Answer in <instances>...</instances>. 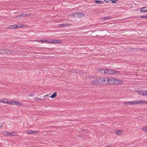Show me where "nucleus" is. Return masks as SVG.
I'll return each instance as SVG.
<instances>
[{"mask_svg":"<svg viewBox=\"0 0 147 147\" xmlns=\"http://www.w3.org/2000/svg\"><path fill=\"white\" fill-rule=\"evenodd\" d=\"M35 41L37 42H40L42 43L46 42L51 44H58L62 43L61 41L59 40H36Z\"/></svg>","mask_w":147,"mask_h":147,"instance_id":"obj_1","label":"nucleus"},{"mask_svg":"<svg viewBox=\"0 0 147 147\" xmlns=\"http://www.w3.org/2000/svg\"><path fill=\"white\" fill-rule=\"evenodd\" d=\"M100 84L107 85L109 84V77H104L100 78Z\"/></svg>","mask_w":147,"mask_h":147,"instance_id":"obj_2","label":"nucleus"},{"mask_svg":"<svg viewBox=\"0 0 147 147\" xmlns=\"http://www.w3.org/2000/svg\"><path fill=\"white\" fill-rule=\"evenodd\" d=\"M3 135L6 136H14L16 135L17 133L15 132H11L9 133L7 131H4L3 132Z\"/></svg>","mask_w":147,"mask_h":147,"instance_id":"obj_3","label":"nucleus"},{"mask_svg":"<svg viewBox=\"0 0 147 147\" xmlns=\"http://www.w3.org/2000/svg\"><path fill=\"white\" fill-rule=\"evenodd\" d=\"M10 104L16 106H22L23 105V104L22 103L20 102H19L16 101L15 100H13L11 101H10Z\"/></svg>","mask_w":147,"mask_h":147,"instance_id":"obj_4","label":"nucleus"},{"mask_svg":"<svg viewBox=\"0 0 147 147\" xmlns=\"http://www.w3.org/2000/svg\"><path fill=\"white\" fill-rule=\"evenodd\" d=\"M109 84H115L116 82V79L114 78L109 77Z\"/></svg>","mask_w":147,"mask_h":147,"instance_id":"obj_5","label":"nucleus"},{"mask_svg":"<svg viewBox=\"0 0 147 147\" xmlns=\"http://www.w3.org/2000/svg\"><path fill=\"white\" fill-rule=\"evenodd\" d=\"M21 27H22V26H18L17 24H14L8 26L7 27V28L15 29L19 28Z\"/></svg>","mask_w":147,"mask_h":147,"instance_id":"obj_6","label":"nucleus"},{"mask_svg":"<svg viewBox=\"0 0 147 147\" xmlns=\"http://www.w3.org/2000/svg\"><path fill=\"white\" fill-rule=\"evenodd\" d=\"M100 78L93 80L91 82L93 84H100Z\"/></svg>","mask_w":147,"mask_h":147,"instance_id":"obj_7","label":"nucleus"},{"mask_svg":"<svg viewBox=\"0 0 147 147\" xmlns=\"http://www.w3.org/2000/svg\"><path fill=\"white\" fill-rule=\"evenodd\" d=\"M137 93L139 94L142 95L144 96L147 95V91L146 90L138 91Z\"/></svg>","mask_w":147,"mask_h":147,"instance_id":"obj_8","label":"nucleus"},{"mask_svg":"<svg viewBox=\"0 0 147 147\" xmlns=\"http://www.w3.org/2000/svg\"><path fill=\"white\" fill-rule=\"evenodd\" d=\"M142 101L141 100H138L136 101H131L132 105H137V104H142Z\"/></svg>","mask_w":147,"mask_h":147,"instance_id":"obj_9","label":"nucleus"},{"mask_svg":"<svg viewBox=\"0 0 147 147\" xmlns=\"http://www.w3.org/2000/svg\"><path fill=\"white\" fill-rule=\"evenodd\" d=\"M70 24H59L58 25L57 27L58 28L65 27L67 26H70Z\"/></svg>","mask_w":147,"mask_h":147,"instance_id":"obj_10","label":"nucleus"},{"mask_svg":"<svg viewBox=\"0 0 147 147\" xmlns=\"http://www.w3.org/2000/svg\"><path fill=\"white\" fill-rule=\"evenodd\" d=\"M84 15V14L82 12L77 13V17L78 18H80L82 17Z\"/></svg>","mask_w":147,"mask_h":147,"instance_id":"obj_11","label":"nucleus"},{"mask_svg":"<svg viewBox=\"0 0 147 147\" xmlns=\"http://www.w3.org/2000/svg\"><path fill=\"white\" fill-rule=\"evenodd\" d=\"M113 70L110 69H106V74H113Z\"/></svg>","mask_w":147,"mask_h":147,"instance_id":"obj_12","label":"nucleus"},{"mask_svg":"<svg viewBox=\"0 0 147 147\" xmlns=\"http://www.w3.org/2000/svg\"><path fill=\"white\" fill-rule=\"evenodd\" d=\"M123 83V81L119 79H116V85L121 84Z\"/></svg>","mask_w":147,"mask_h":147,"instance_id":"obj_13","label":"nucleus"},{"mask_svg":"<svg viewBox=\"0 0 147 147\" xmlns=\"http://www.w3.org/2000/svg\"><path fill=\"white\" fill-rule=\"evenodd\" d=\"M1 102L2 103H3L8 104H10V102H9L7 99H4L3 100H2Z\"/></svg>","mask_w":147,"mask_h":147,"instance_id":"obj_14","label":"nucleus"},{"mask_svg":"<svg viewBox=\"0 0 147 147\" xmlns=\"http://www.w3.org/2000/svg\"><path fill=\"white\" fill-rule=\"evenodd\" d=\"M146 8V7H144L140 9V11L142 12H147V9L144 10V9Z\"/></svg>","mask_w":147,"mask_h":147,"instance_id":"obj_15","label":"nucleus"},{"mask_svg":"<svg viewBox=\"0 0 147 147\" xmlns=\"http://www.w3.org/2000/svg\"><path fill=\"white\" fill-rule=\"evenodd\" d=\"M99 72H100L101 73H106V69H98V71Z\"/></svg>","mask_w":147,"mask_h":147,"instance_id":"obj_16","label":"nucleus"},{"mask_svg":"<svg viewBox=\"0 0 147 147\" xmlns=\"http://www.w3.org/2000/svg\"><path fill=\"white\" fill-rule=\"evenodd\" d=\"M125 105H132L131 101H128L124 103Z\"/></svg>","mask_w":147,"mask_h":147,"instance_id":"obj_17","label":"nucleus"},{"mask_svg":"<svg viewBox=\"0 0 147 147\" xmlns=\"http://www.w3.org/2000/svg\"><path fill=\"white\" fill-rule=\"evenodd\" d=\"M57 95V93L55 92L52 95L50 96L52 98H54Z\"/></svg>","mask_w":147,"mask_h":147,"instance_id":"obj_18","label":"nucleus"},{"mask_svg":"<svg viewBox=\"0 0 147 147\" xmlns=\"http://www.w3.org/2000/svg\"><path fill=\"white\" fill-rule=\"evenodd\" d=\"M94 2L98 4H103L104 3V1H102L96 0L94 1Z\"/></svg>","mask_w":147,"mask_h":147,"instance_id":"obj_19","label":"nucleus"},{"mask_svg":"<svg viewBox=\"0 0 147 147\" xmlns=\"http://www.w3.org/2000/svg\"><path fill=\"white\" fill-rule=\"evenodd\" d=\"M69 16L71 17H77V13H71L70 14Z\"/></svg>","mask_w":147,"mask_h":147,"instance_id":"obj_20","label":"nucleus"},{"mask_svg":"<svg viewBox=\"0 0 147 147\" xmlns=\"http://www.w3.org/2000/svg\"><path fill=\"white\" fill-rule=\"evenodd\" d=\"M22 17H24V14H20L17 16L13 17V18H21Z\"/></svg>","mask_w":147,"mask_h":147,"instance_id":"obj_21","label":"nucleus"},{"mask_svg":"<svg viewBox=\"0 0 147 147\" xmlns=\"http://www.w3.org/2000/svg\"><path fill=\"white\" fill-rule=\"evenodd\" d=\"M122 131L121 130H117L116 131V133L119 135L122 134Z\"/></svg>","mask_w":147,"mask_h":147,"instance_id":"obj_22","label":"nucleus"},{"mask_svg":"<svg viewBox=\"0 0 147 147\" xmlns=\"http://www.w3.org/2000/svg\"><path fill=\"white\" fill-rule=\"evenodd\" d=\"M39 131H31V134H36L39 133Z\"/></svg>","mask_w":147,"mask_h":147,"instance_id":"obj_23","label":"nucleus"},{"mask_svg":"<svg viewBox=\"0 0 147 147\" xmlns=\"http://www.w3.org/2000/svg\"><path fill=\"white\" fill-rule=\"evenodd\" d=\"M109 17H108V16H106V17H104L102 18L101 19V20H105L109 19Z\"/></svg>","mask_w":147,"mask_h":147,"instance_id":"obj_24","label":"nucleus"},{"mask_svg":"<svg viewBox=\"0 0 147 147\" xmlns=\"http://www.w3.org/2000/svg\"><path fill=\"white\" fill-rule=\"evenodd\" d=\"M113 74H117L119 73L118 71L113 70Z\"/></svg>","mask_w":147,"mask_h":147,"instance_id":"obj_25","label":"nucleus"},{"mask_svg":"<svg viewBox=\"0 0 147 147\" xmlns=\"http://www.w3.org/2000/svg\"><path fill=\"white\" fill-rule=\"evenodd\" d=\"M33 96H34V95L33 94H30L28 96V97L29 98V99H31V98H32L33 97Z\"/></svg>","mask_w":147,"mask_h":147,"instance_id":"obj_26","label":"nucleus"},{"mask_svg":"<svg viewBox=\"0 0 147 147\" xmlns=\"http://www.w3.org/2000/svg\"><path fill=\"white\" fill-rule=\"evenodd\" d=\"M143 130L147 133V128L144 127L143 128Z\"/></svg>","mask_w":147,"mask_h":147,"instance_id":"obj_27","label":"nucleus"},{"mask_svg":"<svg viewBox=\"0 0 147 147\" xmlns=\"http://www.w3.org/2000/svg\"><path fill=\"white\" fill-rule=\"evenodd\" d=\"M26 132L28 134H31V131L30 130H27L26 131Z\"/></svg>","mask_w":147,"mask_h":147,"instance_id":"obj_28","label":"nucleus"},{"mask_svg":"<svg viewBox=\"0 0 147 147\" xmlns=\"http://www.w3.org/2000/svg\"><path fill=\"white\" fill-rule=\"evenodd\" d=\"M141 18H147V15L142 16H140Z\"/></svg>","mask_w":147,"mask_h":147,"instance_id":"obj_29","label":"nucleus"},{"mask_svg":"<svg viewBox=\"0 0 147 147\" xmlns=\"http://www.w3.org/2000/svg\"><path fill=\"white\" fill-rule=\"evenodd\" d=\"M111 1L113 3H115L117 2L118 0H111Z\"/></svg>","mask_w":147,"mask_h":147,"instance_id":"obj_30","label":"nucleus"},{"mask_svg":"<svg viewBox=\"0 0 147 147\" xmlns=\"http://www.w3.org/2000/svg\"><path fill=\"white\" fill-rule=\"evenodd\" d=\"M142 104H147V101H142Z\"/></svg>","mask_w":147,"mask_h":147,"instance_id":"obj_31","label":"nucleus"},{"mask_svg":"<svg viewBox=\"0 0 147 147\" xmlns=\"http://www.w3.org/2000/svg\"><path fill=\"white\" fill-rule=\"evenodd\" d=\"M107 3H108L110 1V0H104Z\"/></svg>","mask_w":147,"mask_h":147,"instance_id":"obj_32","label":"nucleus"},{"mask_svg":"<svg viewBox=\"0 0 147 147\" xmlns=\"http://www.w3.org/2000/svg\"><path fill=\"white\" fill-rule=\"evenodd\" d=\"M42 100V99L40 98H38V99H37V100L39 101V100Z\"/></svg>","mask_w":147,"mask_h":147,"instance_id":"obj_33","label":"nucleus"},{"mask_svg":"<svg viewBox=\"0 0 147 147\" xmlns=\"http://www.w3.org/2000/svg\"><path fill=\"white\" fill-rule=\"evenodd\" d=\"M37 99H38L37 97H35L34 99L35 100H37Z\"/></svg>","mask_w":147,"mask_h":147,"instance_id":"obj_34","label":"nucleus"},{"mask_svg":"<svg viewBox=\"0 0 147 147\" xmlns=\"http://www.w3.org/2000/svg\"><path fill=\"white\" fill-rule=\"evenodd\" d=\"M28 15V14H27V13H26L25 15H24V16H27Z\"/></svg>","mask_w":147,"mask_h":147,"instance_id":"obj_35","label":"nucleus"},{"mask_svg":"<svg viewBox=\"0 0 147 147\" xmlns=\"http://www.w3.org/2000/svg\"><path fill=\"white\" fill-rule=\"evenodd\" d=\"M104 147H110V146H105Z\"/></svg>","mask_w":147,"mask_h":147,"instance_id":"obj_36","label":"nucleus"},{"mask_svg":"<svg viewBox=\"0 0 147 147\" xmlns=\"http://www.w3.org/2000/svg\"><path fill=\"white\" fill-rule=\"evenodd\" d=\"M88 78H92V76H91L90 77H88Z\"/></svg>","mask_w":147,"mask_h":147,"instance_id":"obj_37","label":"nucleus"},{"mask_svg":"<svg viewBox=\"0 0 147 147\" xmlns=\"http://www.w3.org/2000/svg\"><path fill=\"white\" fill-rule=\"evenodd\" d=\"M2 100H0V102H2Z\"/></svg>","mask_w":147,"mask_h":147,"instance_id":"obj_38","label":"nucleus"},{"mask_svg":"<svg viewBox=\"0 0 147 147\" xmlns=\"http://www.w3.org/2000/svg\"><path fill=\"white\" fill-rule=\"evenodd\" d=\"M2 126V125H0V128H1Z\"/></svg>","mask_w":147,"mask_h":147,"instance_id":"obj_39","label":"nucleus"},{"mask_svg":"<svg viewBox=\"0 0 147 147\" xmlns=\"http://www.w3.org/2000/svg\"><path fill=\"white\" fill-rule=\"evenodd\" d=\"M46 96L45 95V96H44V97H46Z\"/></svg>","mask_w":147,"mask_h":147,"instance_id":"obj_40","label":"nucleus"},{"mask_svg":"<svg viewBox=\"0 0 147 147\" xmlns=\"http://www.w3.org/2000/svg\"><path fill=\"white\" fill-rule=\"evenodd\" d=\"M46 99V98H45V99H43L42 100H45Z\"/></svg>","mask_w":147,"mask_h":147,"instance_id":"obj_41","label":"nucleus"},{"mask_svg":"<svg viewBox=\"0 0 147 147\" xmlns=\"http://www.w3.org/2000/svg\"><path fill=\"white\" fill-rule=\"evenodd\" d=\"M48 94H47V95H46V96H48Z\"/></svg>","mask_w":147,"mask_h":147,"instance_id":"obj_42","label":"nucleus"},{"mask_svg":"<svg viewBox=\"0 0 147 147\" xmlns=\"http://www.w3.org/2000/svg\"><path fill=\"white\" fill-rule=\"evenodd\" d=\"M146 96H147V95H146Z\"/></svg>","mask_w":147,"mask_h":147,"instance_id":"obj_43","label":"nucleus"}]
</instances>
